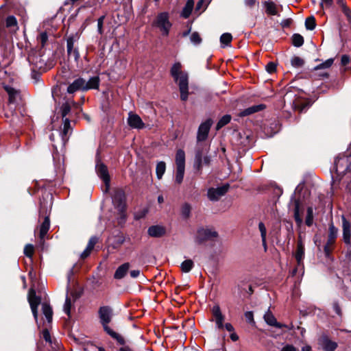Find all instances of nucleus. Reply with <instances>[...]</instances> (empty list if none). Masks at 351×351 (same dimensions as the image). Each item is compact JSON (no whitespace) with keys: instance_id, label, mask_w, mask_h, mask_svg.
<instances>
[{"instance_id":"nucleus-35","label":"nucleus","mask_w":351,"mask_h":351,"mask_svg":"<svg viewBox=\"0 0 351 351\" xmlns=\"http://www.w3.org/2000/svg\"><path fill=\"white\" fill-rule=\"evenodd\" d=\"M258 228L261 232V238H262V242L263 245L265 247V250L267 249V243H266V234H267V230L263 222H260L258 224Z\"/></svg>"},{"instance_id":"nucleus-34","label":"nucleus","mask_w":351,"mask_h":351,"mask_svg":"<svg viewBox=\"0 0 351 351\" xmlns=\"http://www.w3.org/2000/svg\"><path fill=\"white\" fill-rule=\"evenodd\" d=\"M165 170H166L165 162H162V161L158 162V164L156 165V171L157 178L159 180H160L162 178L163 174L165 172Z\"/></svg>"},{"instance_id":"nucleus-10","label":"nucleus","mask_w":351,"mask_h":351,"mask_svg":"<svg viewBox=\"0 0 351 351\" xmlns=\"http://www.w3.org/2000/svg\"><path fill=\"white\" fill-rule=\"evenodd\" d=\"M228 184L217 188H210L208 190V197L210 201H217L228 192Z\"/></svg>"},{"instance_id":"nucleus-38","label":"nucleus","mask_w":351,"mask_h":351,"mask_svg":"<svg viewBox=\"0 0 351 351\" xmlns=\"http://www.w3.org/2000/svg\"><path fill=\"white\" fill-rule=\"evenodd\" d=\"M292 43L295 47H301L304 43V38L300 34H295L292 36Z\"/></svg>"},{"instance_id":"nucleus-23","label":"nucleus","mask_w":351,"mask_h":351,"mask_svg":"<svg viewBox=\"0 0 351 351\" xmlns=\"http://www.w3.org/2000/svg\"><path fill=\"white\" fill-rule=\"evenodd\" d=\"M265 108V106L263 104L252 106H250V107L243 110V111H241L239 113V116L240 117H246L250 114H254L255 112H259V111L263 110Z\"/></svg>"},{"instance_id":"nucleus-19","label":"nucleus","mask_w":351,"mask_h":351,"mask_svg":"<svg viewBox=\"0 0 351 351\" xmlns=\"http://www.w3.org/2000/svg\"><path fill=\"white\" fill-rule=\"evenodd\" d=\"M319 343L325 351H335L337 348V343L331 341L327 336L322 337Z\"/></svg>"},{"instance_id":"nucleus-20","label":"nucleus","mask_w":351,"mask_h":351,"mask_svg":"<svg viewBox=\"0 0 351 351\" xmlns=\"http://www.w3.org/2000/svg\"><path fill=\"white\" fill-rule=\"evenodd\" d=\"M5 27L10 33H16L19 30L16 19L14 16H8L5 21Z\"/></svg>"},{"instance_id":"nucleus-48","label":"nucleus","mask_w":351,"mask_h":351,"mask_svg":"<svg viewBox=\"0 0 351 351\" xmlns=\"http://www.w3.org/2000/svg\"><path fill=\"white\" fill-rule=\"evenodd\" d=\"M333 62H334V60L332 58L328 59L324 62L317 66L316 69L329 68L332 66V64H333Z\"/></svg>"},{"instance_id":"nucleus-18","label":"nucleus","mask_w":351,"mask_h":351,"mask_svg":"<svg viewBox=\"0 0 351 351\" xmlns=\"http://www.w3.org/2000/svg\"><path fill=\"white\" fill-rule=\"evenodd\" d=\"M66 51L68 56H73L76 62L80 58V53L77 48L74 47V38L73 37H69L66 40Z\"/></svg>"},{"instance_id":"nucleus-42","label":"nucleus","mask_w":351,"mask_h":351,"mask_svg":"<svg viewBox=\"0 0 351 351\" xmlns=\"http://www.w3.org/2000/svg\"><path fill=\"white\" fill-rule=\"evenodd\" d=\"M232 40V36L229 33H224L220 37V41L221 44L228 45L230 43Z\"/></svg>"},{"instance_id":"nucleus-55","label":"nucleus","mask_w":351,"mask_h":351,"mask_svg":"<svg viewBox=\"0 0 351 351\" xmlns=\"http://www.w3.org/2000/svg\"><path fill=\"white\" fill-rule=\"evenodd\" d=\"M70 110H71V108H70L69 104H63L62 106V117H66L69 114Z\"/></svg>"},{"instance_id":"nucleus-13","label":"nucleus","mask_w":351,"mask_h":351,"mask_svg":"<svg viewBox=\"0 0 351 351\" xmlns=\"http://www.w3.org/2000/svg\"><path fill=\"white\" fill-rule=\"evenodd\" d=\"M211 313L213 317H214L217 327L219 329L223 328V321L225 319V317L222 314L219 306L217 304L213 306L211 309Z\"/></svg>"},{"instance_id":"nucleus-40","label":"nucleus","mask_w":351,"mask_h":351,"mask_svg":"<svg viewBox=\"0 0 351 351\" xmlns=\"http://www.w3.org/2000/svg\"><path fill=\"white\" fill-rule=\"evenodd\" d=\"M306 107V104L300 99H296L293 102V108L299 112H302Z\"/></svg>"},{"instance_id":"nucleus-2","label":"nucleus","mask_w":351,"mask_h":351,"mask_svg":"<svg viewBox=\"0 0 351 351\" xmlns=\"http://www.w3.org/2000/svg\"><path fill=\"white\" fill-rule=\"evenodd\" d=\"M99 318L104 331L112 338L116 339L121 345L125 343L122 336L112 330L108 326L112 319L113 312L111 307L108 306H101L98 311Z\"/></svg>"},{"instance_id":"nucleus-41","label":"nucleus","mask_w":351,"mask_h":351,"mask_svg":"<svg viewBox=\"0 0 351 351\" xmlns=\"http://www.w3.org/2000/svg\"><path fill=\"white\" fill-rule=\"evenodd\" d=\"M305 26L307 29H314L316 26L315 18L313 16L306 18L305 21Z\"/></svg>"},{"instance_id":"nucleus-1","label":"nucleus","mask_w":351,"mask_h":351,"mask_svg":"<svg viewBox=\"0 0 351 351\" xmlns=\"http://www.w3.org/2000/svg\"><path fill=\"white\" fill-rule=\"evenodd\" d=\"M170 73L174 81L178 84L180 91V99L186 101L189 95V77L186 72L182 71L180 62H175L170 70Z\"/></svg>"},{"instance_id":"nucleus-64","label":"nucleus","mask_w":351,"mask_h":351,"mask_svg":"<svg viewBox=\"0 0 351 351\" xmlns=\"http://www.w3.org/2000/svg\"><path fill=\"white\" fill-rule=\"evenodd\" d=\"M223 327L229 332H233L234 331V327L230 323H226L225 325H223Z\"/></svg>"},{"instance_id":"nucleus-29","label":"nucleus","mask_w":351,"mask_h":351,"mask_svg":"<svg viewBox=\"0 0 351 351\" xmlns=\"http://www.w3.org/2000/svg\"><path fill=\"white\" fill-rule=\"evenodd\" d=\"M194 6V1L193 0H187L182 11V16L184 19H187L191 15L193 8Z\"/></svg>"},{"instance_id":"nucleus-44","label":"nucleus","mask_w":351,"mask_h":351,"mask_svg":"<svg viewBox=\"0 0 351 351\" xmlns=\"http://www.w3.org/2000/svg\"><path fill=\"white\" fill-rule=\"evenodd\" d=\"M191 209V206L189 204L186 203L183 204L181 208L182 216L185 218H188L190 216Z\"/></svg>"},{"instance_id":"nucleus-53","label":"nucleus","mask_w":351,"mask_h":351,"mask_svg":"<svg viewBox=\"0 0 351 351\" xmlns=\"http://www.w3.org/2000/svg\"><path fill=\"white\" fill-rule=\"evenodd\" d=\"M97 241H98V239L96 237H92L90 239L86 247H88V250H93L95 244L97 243Z\"/></svg>"},{"instance_id":"nucleus-8","label":"nucleus","mask_w":351,"mask_h":351,"mask_svg":"<svg viewBox=\"0 0 351 351\" xmlns=\"http://www.w3.org/2000/svg\"><path fill=\"white\" fill-rule=\"evenodd\" d=\"M96 171L98 176L103 180L106 185V191H108L110 187V178L107 167L101 162H98L96 165Z\"/></svg>"},{"instance_id":"nucleus-49","label":"nucleus","mask_w":351,"mask_h":351,"mask_svg":"<svg viewBox=\"0 0 351 351\" xmlns=\"http://www.w3.org/2000/svg\"><path fill=\"white\" fill-rule=\"evenodd\" d=\"M191 41L195 44L198 45L201 43L202 38L197 32H193L190 37Z\"/></svg>"},{"instance_id":"nucleus-33","label":"nucleus","mask_w":351,"mask_h":351,"mask_svg":"<svg viewBox=\"0 0 351 351\" xmlns=\"http://www.w3.org/2000/svg\"><path fill=\"white\" fill-rule=\"evenodd\" d=\"M194 266L193 261L191 259L183 261L181 264V270L184 273L189 272Z\"/></svg>"},{"instance_id":"nucleus-56","label":"nucleus","mask_w":351,"mask_h":351,"mask_svg":"<svg viewBox=\"0 0 351 351\" xmlns=\"http://www.w3.org/2000/svg\"><path fill=\"white\" fill-rule=\"evenodd\" d=\"M70 130V121L68 119H65L64 122V130H63V134L66 135Z\"/></svg>"},{"instance_id":"nucleus-14","label":"nucleus","mask_w":351,"mask_h":351,"mask_svg":"<svg viewBox=\"0 0 351 351\" xmlns=\"http://www.w3.org/2000/svg\"><path fill=\"white\" fill-rule=\"evenodd\" d=\"M264 319L268 325L278 328H286L291 330L293 328L292 325L289 326L278 322L274 315L269 311H267L264 315Z\"/></svg>"},{"instance_id":"nucleus-22","label":"nucleus","mask_w":351,"mask_h":351,"mask_svg":"<svg viewBox=\"0 0 351 351\" xmlns=\"http://www.w3.org/2000/svg\"><path fill=\"white\" fill-rule=\"evenodd\" d=\"M147 232L152 237H160L165 234V228L161 226H152L149 228Z\"/></svg>"},{"instance_id":"nucleus-46","label":"nucleus","mask_w":351,"mask_h":351,"mask_svg":"<svg viewBox=\"0 0 351 351\" xmlns=\"http://www.w3.org/2000/svg\"><path fill=\"white\" fill-rule=\"evenodd\" d=\"M313 213L312 208L309 207L307 209V215L306 217V224L311 226L313 223Z\"/></svg>"},{"instance_id":"nucleus-27","label":"nucleus","mask_w":351,"mask_h":351,"mask_svg":"<svg viewBox=\"0 0 351 351\" xmlns=\"http://www.w3.org/2000/svg\"><path fill=\"white\" fill-rule=\"evenodd\" d=\"M176 167L185 168V153L184 150L180 149L176 154Z\"/></svg>"},{"instance_id":"nucleus-61","label":"nucleus","mask_w":351,"mask_h":351,"mask_svg":"<svg viewBox=\"0 0 351 351\" xmlns=\"http://www.w3.org/2000/svg\"><path fill=\"white\" fill-rule=\"evenodd\" d=\"M281 351H296V349L293 346L288 344L284 346Z\"/></svg>"},{"instance_id":"nucleus-45","label":"nucleus","mask_w":351,"mask_h":351,"mask_svg":"<svg viewBox=\"0 0 351 351\" xmlns=\"http://www.w3.org/2000/svg\"><path fill=\"white\" fill-rule=\"evenodd\" d=\"M34 253V247L31 244H27L25 246L24 254L29 258H32Z\"/></svg>"},{"instance_id":"nucleus-5","label":"nucleus","mask_w":351,"mask_h":351,"mask_svg":"<svg viewBox=\"0 0 351 351\" xmlns=\"http://www.w3.org/2000/svg\"><path fill=\"white\" fill-rule=\"evenodd\" d=\"M112 203L114 207L120 212L121 217L125 218V192L120 189H117L114 191L112 197Z\"/></svg>"},{"instance_id":"nucleus-36","label":"nucleus","mask_w":351,"mask_h":351,"mask_svg":"<svg viewBox=\"0 0 351 351\" xmlns=\"http://www.w3.org/2000/svg\"><path fill=\"white\" fill-rule=\"evenodd\" d=\"M231 120V116L228 114H226L223 116L219 121H218L216 129L218 130L223 128L224 125H227L228 123H230Z\"/></svg>"},{"instance_id":"nucleus-30","label":"nucleus","mask_w":351,"mask_h":351,"mask_svg":"<svg viewBox=\"0 0 351 351\" xmlns=\"http://www.w3.org/2000/svg\"><path fill=\"white\" fill-rule=\"evenodd\" d=\"M203 158L204 157L202 156V151L198 150L195 154L193 167L199 172L202 171L203 166Z\"/></svg>"},{"instance_id":"nucleus-51","label":"nucleus","mask_w":351,"mask_h":351,"mask_svg":"<svg viewBox=\"0 0 351 351\" xmlns=\"http://www.w3.org/2000/svg\"><path fill=\"white\" fill-rule=\"evenodd\" d=\"M38 40L39 42L40 43V45L42 47H44L45 45L46 44L47 40H48V36H47V34L46 32H42L39 36H38Z\"/></svg>"},{"instance_id":"nucleus-12","label":"nucleus","mask_w":351,"mask_h":351,"mask_svg":"<svg viewBox=\"0 0 351 351\" xmlns=\"http://www.w3.org/2000/svg\"><path fill=\"white\" fill-rule=\"evenodd\" d=\"M128 124L130 127L134 129L140 130L145 128V123L141 118L132 112H130L128 114Z\"/></svg>"},{"instance_id":"nucleus-52","label":"nucleus","mask_w":351,"mask_h":351,"mask_svg":"<svg viewBox=\"0 0 351 351\" xmlns=\"http://www.w3.org/2000/svg\"><path fill=\"white\" fill-rule=\"evenodd\" d=\"M265 69L269 73H273L276 70V64L272 62H270L266 65Z\"/></svg>"},{"instance_id":"nucleus-7","label":"nucleus","mask_w":351,"mask_h":351,"mask_svg":"<svg viewBox=\"0 0 351 351\" xmlns=\"http://www.w3.org/2000/svg\"><path fill=\"white\" fill-rule=\"evenodd\" d=\"M218 234L216 231L211 228H199L197 232L195 237V242L200 244L208 240H213L217 238Z\"/></svg>"},{"instance_id":"nucleus-11","label":"nucleus","mask_w":351,"mask_h":351,"mask_svg":"<svg viewBox=\"0 0 351 351\" xmlns=\"http://www.w3.org/2000/svg\"><path fill=\"white\" fill-rule=\"evenodd\" d=\"M29 303L31 306V309L33 313V315L36 320L38 318V306L40 303V299L36 296V292L34 290L31 289L29 292L28 296Z\"/></svg>"},{"instance_id":"nucleus-15","label":"nucleus","mask_w":351,"mask_h":351,"mask_svg":"<svg viewBox=\"0 0 351 351\" xmlns=\"http://www.w3.org/2000/svg\"><path fill=\"white\" fill-rule=\"evenodd\" d=\"M342 229H343V240L346 245H350L351 241V224L346 219L345 216H342Z\"/></svg>"},{"instance_id":"nucleus-25","label":"nucleus","mask_w":351,"mask_h":351,"mask_svg":"<svg viewBox=\"0 0 351 351\" xmlns=\"http://www.w3.org/2000/svg\"><path fill=\"white\" fill-rule=\"evenodd\" d=\"M265 12L268 15H277L278 9L276 4L272 1H266L263 2Z\"/></svg>"},{"instance_id":"nucleus-57","label":"nucleus","mask_w":351,"mask_h":351,"mask_svg":"<svg viewBox=\"0 0 351 351\" xmlns=\"http://www.w3.org/2000/svg\"><path fill=\"white\" fill-rule=\"evenodd\" d=\"M350 58L348 55H343L341 58V63L342 66H346L349 64Z\"/></svg>"},{"instance_id":"nucleus-9","label":"nucleus","mask_w":351,"mask_h":351,"mask_svg":"<svg viewBox=\"0 0 351 351\" xmlns=\"http://www.w3.org/2000/svg\"><path fill=\"white\" fill-rule=\"evenodd\" d=\"M212 124L213 121L210 119L206 120L200 124L197 134V141L198 142L204 141L207 138Z\"/></svg>"},{"instance_id":"nucleus-60","label":"nucleus","mask_w":351,"mask_h":351,"mask_svg":"<svg viewBox=\"0 0 351 351\" xmlns=\"http://www.w3.org/2000/svg\"><path fill=\"white\" fill-rule=\"evenodd\" d=\"M333 309L337 315H341V308L337 302H335L333 304Z\"/></svg>"},{"instance_id":"nucleus-4","label":"nucleus","mask_w":351,"mask_h":351,"mask_svg":"<svg viewBox=\"0 0 351 351\" xmlns=\"http://www.w3.org/2000/svg\"><path fill=\"white\" fill-rule=\"evenodd\" d=\"M152 25L158 29L163 36H167L172 27L169 13L163 12L158 14L153 21Z\"/></svg>"},{"instance_id":"nucleus-62","label":"nucleus","mask_w":351,"mask_h":351,"mask_svg":"<svg viewBox=\"0 0 351 351\" xmlns=\"http://www.w3.org/2000/svg\"><path fill=\"white\" fill-rule=\"evenodd\" d=\"M245 316L247 319V320L249 322H253L254 321V318H253V313L251 311H248V312H246L245 313Z\"/></svg>"},{"instance_id":"nucleus-39","label":"nucleus","mask_w":351,"mask_h":351,"mask_svg":"<svg viewBox=\"0 0 351 351\" xmlns=\"http://www.w3.org/2000/svg\"><path fill=\"white\" fill-rule=\"evenodd\" d=\"M84 3L83 5V8H92L97 6L104 2V0H84Z\"/></svg>"},{"instance_id":"nucleus-6","label":"nucleus","mask_w":351,"mask_h":351,"mask_svg":"<svg viewBox=\"0 0 351 351\" xmlns=\"http://www.w3.org/2000/svg\"><path fill=\"white\" fill-rule=\"evenodd\" d=\"M338 234V229L332 223L329 225L328 236L327 242L324 246V250L326 256L328 257L332 250L333 245L335 243Z\"/></svg>"},{"instance_id":"nucleus-16","label":"nucleus","mask_w":351,"mask_h":351,"mask_svg":"<svg viewBox=\"0 0 351 351\" xmlns=\"http://www.w3.org/2000/svg\"><path fill=\"white\" fill-rule=\"evenodd\" d=\"M298 267H303V259L304 258V245L302 240L299 238L297 242V248L294 253Z\"/></svg>"},{"instance_id":"nucleus-59","label":"nucleus","mask_w":351,"mask_h":351,"mask_svg":"<svg viewBox=\"0 0 351 351\" xmlns=\"http://www.w3.org/2000/svg\"><path fill=\"white\" fill-rule=\"evenodd\" d=\"M91 252V250H88V247H86L84 252L81 254V258L82 259L87 258L90 254Z\"/></svg>"},{"instance_id":"nucleus-63","label":"nucleus","mask_w":351,"mask_h":351,"mask_svg":"<svg viewBox=\"0 0 351 351\" xmlns=\"http://www.w3.org/2000/svg\"><path fill=\"white\" fill-rule=\"evenodd\" d=\"M245 3L247 6L252 8L256 3V0H245Z\"/></svg>"},{"instance_id":"nucleus-37","label":"nucleus","mask_w":351,"mask_h":351,"mask_svg":"<svg viewBox=\"0 0 351 351\" xmlns=\"http://www.w3.org/2000/svg\"><path fill=\"white\" fill-rule=\"evenodd\" d=\"M185 168L176 167L175 181L177 184H180L182 182Z\"/></svg>"},{"instance_id":"nucleus-43","label":"nucleus","mask_w":351,"mask_h":351,"mask_svg":"<svg viewBox=\"0 0 351 351\" xmlns=\"http://www.w3.org/2000/svg\"><path fill=\"white\" fill-rule=\"evenodd\" d=\"M71 306L72 302L71 298L69 296H66L65 303L64 304V311L68 316H70Z\"/></svg>"},{"instance_id":"nucleus-24","label":"nucleus","mask_w":351,"mask_h":351,"mask_svg":"<svg viewBox=\"0 0 351 351\" xmlns=\"http://www.w3.org/2000/svg\"><path fill=\"white\" fill-rule=\"evenodd\" d=\"M129 268H130V264L128 263L122 264L117 269V270L114 274V278L115 279L123 278L128 273Z\"/></svg>"},{"instance_id":"nucleus-50","label":"nucleus","mask_w":351,"mask_h":351,"mask_svg":"<svg viewBox=\"0 0 351 351\" xmlns=\"http://www.w3.org/2000/svg\"><path fill=\"white\" fill-rule=\"evenodd\" d=\"M105 19V16L103 15L100 16L97 20V30L99 34H103V24Z\"/></svg>"},{"instance_id":"nucleus-58","label":"nucleus","mask_w":351,"mask_h":351,"mask_svg":"<svg viewBox=\"0 0 351 351\" xmlns=\"http://www.w3.org/2000/svg\"><path fill=\"white\" fill-rule=\"evenodd\" d=\"M321 5L322 8H328L330 7L332 3V0H321Z\"/></svg>"},{"instance_id":"nucleus-54","label":"nucleus","mask_w":351,"mask_h":351,"mask_svg":"<svg viewBox=\"0 0 351 351\" xmlns=\"http://www.w3.org/2000/svg\"><path fill=\"white\" fill-rule=\"evenodd\" d=\"M43 337L47 342L51 343V337L47 329H44L43 330Z\"/></svg>"},{"instance_id":"nucleus-26","label":"nucleus","mask_w":351,"mask_h":351,"mask_svg":"<svg viewBox=\"0 0 351 351\" xmlns=\"http://www.w3.org/2000/svg\"><path fill=\"white\" fill-rule=\"evenodd\" d=\"M5 90L7 92L8 95V101L10 104H14L16 101V98L19 96V93L18 90H15L14 88L9 86H4Z\"/></svg>"},{"instance_id":"nucleus-32","label":"nucleus","mask_w":351,"mask_h":351,"mask_svg":"<svg viewBox=\"0 0 351 351\" xmlns=\"http://www.w3.org/2000/svg\"><path fill=\"white\" fill-rule=\"evenodd\" d=\"M337 4L341 8L342 12L347 17V19L351 22V10L347 7L344 0H337Z\"/></svg>"},{"instance_id":"nucleus-17","label":"nucleus","mask_w":351,"mask_h":351,"mask_svg":"<svg viewBox=\"0 0 351 351\" xmlns=\"http://www.w3.org/2000/svg\"><path fill=\"white\" fill-rule=\"evenodd\" d=\"M85 80L79 77L74 80L67 88V92L70 94L74 93L78 90L85 91Z\"/></svg>"},{"instance_id":"nucleus-31","label":"nucleus","mask_w":351,"mask_h":351,"mask_svg":"<svg viewBox=\"0 0 351 351\" xmlns=\"http://www.w3.org/2000/svg\"><path fill=\"white\" fill-rule=\"evenodd\" d=\"M42 311L48 323H51L53 318V311L51 307L48 304L43 303L42 304Z\"/></svg>"},{"instance_id":"nucleus-47","label":"nucleus","mask_w":351,"mask_h":351,"mask_svg":"<svg viewBox=\"0 0 351 351\" xmlns=\"http://www.w3.org/2000/svg\"><path fill=\"white\" fill-rule=\"evenodd\" d=\"M304 64V60L300 57H293L291 60V65L295 67H301Z\"/></svg>"},{"instance_id":"nucleus-21","label":"nucleus","mask_w":351,"mask_h":351,"mask_svg":"<svg viewBox=\"0 0 351 351\" xmlns=\"http://www.w3.org/2000/svg\"><path fill=\"white\" fill-rule=\"evenodd\" d=\"M50 228L49 217L46 216L39 227V237L41 240H44Z\"/></svg>"},{"instance_id":"nucleus-28","label":"nucleus","mask_w":351,"mask_h":351,"mask_svg":"<svg viewBox=\"0 0 351 351\" xmlns=\"http://www.w3.org/2000/svg\"><path fill=\"white\" fill-rule=\"evenodd\" d=\"M99 85V78L97 76L93 77L88 82L85 81V91L90 89H97Z\"/></svg>"},{"instance_id":"nucleus-3","label":"nucleus","mask_w":351,"mask_h":351,"mask_svg":"<svg viewBox=\"0 0 351 351\" xmlns=\"http://www.w3.org/2000/svg\"><path fill=\"white\" fill-rule=\"evenodd\" d=\"M332 171H335L337 176H342L347 171H351V143L346 154H341L336 158Z\"/></svg>"}]
</instances>
